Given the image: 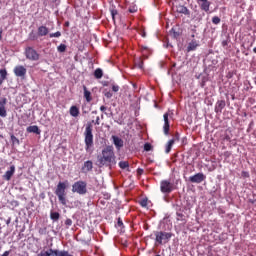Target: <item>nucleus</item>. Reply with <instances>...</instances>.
Segmentation results:
<instances>
[{"mask_svg":"<svg viewBox=\"0 0 256 256\" xmlns=\"http://www.w3.org/2000/svg\"><path fill=\"white\" fill-rule=\"evenodd\" d=\"M117 157L115 156V150L113 146H106L102 149V153L98 156V163L100 167H113L117 165Z\"/></svg>","mask_w":256,"mask_h":256,"instance_id":"obj_1","label":"nucleus"},{"mask_svg":"<svg viewBox=\"0 0 256 256\" xmlns=\"http://www.w3.org/2000/svg\"><path fill=\"white\" fill-rule=\"evenodd\" d=\"M93 123H95V120H92V122H88L84 131V142L86 151H89V149L93 147Z\"/></svg>","mask_w":256,"mask_h":256,"instance_id":"obj_2","label":"nucleus"},{"mask_svg":"<svg viewBox=\"0 0 256 256\" xmlns=\"http://www.w3.org/2000/svg\"><path fill=\"white\" fill-rule=\"evenodd\" d=\"M154 235L156 237L155 241L158 245H163V241L164 243H169L171 237H173V233L164 231H156L154 232Z\"/></svg>","mask_w":256,"mask_h":256,"instance_id":"obj_3","label":"nucleus"},{"mask_svg":"<svg viewBox=\"0 0 256 256\" xmlns=\"http://www.w3.org/2000/svg\"><path fill=\"white\" fill-rule=\"evenodd\" d=\"M72 193H78V195L87 194V182L79 180L72 185Z\"/></svg>","mask_w":256,"mask_h":256,"instance_id":"obj_4","label":"nucleus"},{"mask_svg":"<svg viewBox=\"0 0 256 256\" xmlns=\"http://www.w3.org/2000/svg\"><path fill=\"white\" fill-rule=\"evenodd\" d=\"M24 55L26 59H28L29 61H39V54L37 50H35L33 47H30V46L26 47L24 51Z\"/></svg>","mask_w":256,"mask_h":256,"instance_id":"obj_5","label":"nucleus"},{"mask_svg":"<svg viewBox=\"0 0 256 256\" xmlns=\"http://www.w3.org/2000/svg\"><path fill=\"white\" fill-rule=\"evenodd\" d=\"M173 189H175V185L170 180H162L160 182V191L162 193L169 194L173 192Z\"/></svg>","mask_w":256,"mask_h":256,"instance_id":"obj_6","label":"nucleus"},{"mask_svg":"<svg viewBox=\"0 0 256 256\" xmlns=\"http://www.w3.org/2000/svg\"><path fill=\"white\" fill-rule=\"evenodd\" d=\"M13 73L15 77H20V79H24L27 75V68L23 65H17L13 69Z\"/></svg>","mask_w":256,"mask_h":256,"instance_id":"obj_7","label":"nucleus"},{"mask_svg":"<svg viewBox=\"0 0 256 256\" xmlns=\"http://www.w3.org/2000/svg\"><path fill=\"white\" fill-rule=\"evenodd\" d=\"M201 11H205V13H209V9L211 7V2L209 0H196Z\"/></svg>","mask_w":256,"mask_h":256,"instance_id":"obj_8","label":"nucleus"},{"mask_svg":"<svg viewBox=\"0 0 256 256\" xmlns=\"http://www.w3.org/2000/svg\"><path fill=\"white\" fill-rule=\"evenodd\" d=\"M205 179H206V177H205V174H203V173H197V174L189 177L190 183H203V181H205Z\"/></svg>","mask_w":256,"mask_h":256,"instance_id":"obj_9","label":"nucleus"},{"mask_svg":"<svg viewBox=\"0 0 256 256\" xmlns=\"http://www.w3.org/2000/svg\"><path fill=\"white\" fill-rule=\"evenodd\" d=\"M66 189L67 184L65 182H59L55 190V195H67V192H65Z\"/></svg>","mask_w":256,"mask_h":256,"instance_id":"obj_10","label":"nucleus"},{"mask_svg":"<svg viewBox=\"0 0 256 256\" xmlns=\"http://www.w3.org/2000/svg\"><path fill=\"white\" fill-rule=\"evenodd\" d=\"M82 173H91L93 171V161H85L81 168Z\"/></svg>","mask_w":256,"mask_h":256,"instance_id":"obj_11","label":"nucleus"},{"mask_svg":"<svg viewBox=\"0 0 256 256\" xmlns=\"http://www.w3.org/2000/svg\"><path fill=\"white\" fill-rule=\"evenodd\" d=\"M163 119H164V126H163L164 135H169V130H170L169 113L167 112L164 113Z\"/></svg>","mask_w":256,"mask_h":256,"instance_id":"obj_12","label":"nucleus"},{"mask_svg":"<svg viewBox=\"0 0 256 256\" xmlns=\"http://www.w3.org/2000/svg\"><path fill=\"white\" fill-rule=\"evenodd\" d=\"M7 105V98H2L0 100V117H7V109L5 106Z\"/></svg>","mask_w":256,"mask_h":256,"instance_id":"obj_13","label":"nucleus"},{"mask_svg":"<svg viewBox=\"0 0 256 256\" xmlns=\"http://www.w3.org/2000/svg\"><path fill=\"white\" fill-rule=\"evenodd\" d=\"M13 175H15V165L10 166V169L3 175V179L5 181H11V177H13Z\"/></svg>","mask_w":256,"mask_h":256,"instance_id":"obj_14","label":"nucleus"},{"mask_svg":"<svg viewBox=\"0 0 256 256\" xmlns=\"http://www.w3.org/2000/svg\"><path fill=\"white\" fill-rule=\"evenodd\" d=\"M176 11L181 15H186V17H189L191 15V11L188 10L187 7L183 5H177Z\"/></svg>","mask_w":256,"mask_h":256,"instance_id":"obj_15","label":"nucleus"},{"mask_svg":"<svg viewBox=\"0 0 256 256\" xmlns=\"http://www.w3.org/2000/svg\"><path fill=\"white\" fill-rule=\"evenodd\" d=\"M225 100H218L215 105V113H222L223 109H225Z\"/></svg>","mask_w":256,"mask_h":256,"instance_id":"obj_16","label":"nucleus"},{"mask_svg":"<svg viewBox=\"0 0 256 256\" xmlns=\"http://www.w3.org/2000/svg\"><path fill=\"white\" fill-rule=\"evenodd\" d=\"M198 46H199V43L197 42V40H192L191 42H189L187 46V53H191V51H195V49H197Z\"/></svg>","mask_w":256,"mask_h":256,"instance_id":"obj_17","label":"nucleus"},{"mask_svg":"<svg viewBox=\"0 0 256 256\" xmlns=\"http://www.w3.org/2000/svg\"><path fill=\"white\" fill-rule=\"evenodd\" d=\"M27 133H35L36 135H41V130L39 126L33 125L26 128Z\"/></svg>","mask_w":256,"mask_h":256,"instance_id":"obj_18","label":"nucleus"},{"mask_svg":"<svg viewBox=\"0 0 256 256\" xmlns=\"http://www.w3.org/2000/svg\"><path fill=\"white\" fill-rule=\"evenodd\" d=\"M38 35L39 37H45L46 35H49V28H47V26L38 27Z\"/></svg>","mask_w":256,"mask_h":256,"instance_id":"obj_19","label":"nucleus"},{"mask_svg":"<svg viewBox=\"0 0 256 256\" xmlns=\"http://www.w3.org/2000/svg\"><path fill=\"white\" fill-rule=\"evenodd\" d=\"M40 256H59V250L49 249L47 251L41 252Z\"/></svg>","mask_w":256,"mask_h":256,"instance_id":"obj_20","label":"nucleus"},{"mask_svg":"<svg viewBox=\"0 0 256 256\" xmlns=\"http://www.w3.org/2000/svg\"><path fill=\"white\" fill-rule=\"evenodd\" d=\"M84 89V98L86 99L87 103H91L93 101V97H91V92L87 90V86H83Z\"/></svg>","mask_w":256,"mask_h":256,"instance_id":"obj_21","label":"nucleus"},{"mask_svg":"<svg viewBox=\"0 0 256 256\" xmlns=\"http://www.w3.org/2000/svg\"><path fill=\"white\" fill-rule=\"evenodd\" d=\"M113 141L116 149H121V147H123V139L113 136Z\"/></svg>","mask_w":256,"mask_h":256,"instance_id":"obj_22","label":"nucleus"},{"mask_svg":"<svg viewBox=\"0 0 256 256\" xmlns=\"http://www.w3.org/2000/svg\"><path fill=\"white\" fill-rule=\"evenodd\" d=\"M5 79H7V69H0V86L3 85Z\"/></svg>","mask_w":256,"mask_h":256,"instance_id":"obj_23","label":"nucleus"},{"mask_svg":"<svg viewBox=\"0 0 256 256\" xmlns=\"http://www.w3.org/2000/svg\"><path fill=\"white\" fill-rule=\"evenodd\" d=\"M70 115L71 117H79V109L77 106L70 107Z\"/></svg>","mask_w":256,"mask_h":256,"instance_id":"obj_24","label":"nucleus"},{"mask_svg":"<svg viewBox=\"0 0 256 256\" xmlns=\"http://www.w3.org/2000/svg\"><path fill=\"white\" fill-rule=\"evenodd\" d=\"M67 194H60L57 195L59 202L61 203V205H67V198H66Z\"/></svg>","mask_w":256,"mask_h":256,"instance_id":"obj_25","label":"nucleus"},{"mask_svg":"<svg viewBox=\"0 0 256 256\" xmlns=\"http://www.w3.org/2000/svg\"><path fill=\"white\" fill-rule=\"evenodd\" d=\"M61 217V214H59V212H50V219L52 221H59V218Z\"/></svg>","mask_w":256,"mask_h":256,"instance_id":"obj_26","label":"nucleus"},{"mask_svg":"<svg viewBox=\"0 0 256 256\" xmlns=\"http://www.w3.org/2000/svg\"><path fill=\"white\" fill-rule=\"evenodd\" d=\"M94 77L95 79H101L103 77V70L101 68H97L94 71Z\"/></svg>","mask_w":256,"mask_h":256,"instance_id":"obj_27","label":"nucleus"},{"mask_svg":"<svg viewBox=\"0 0 256 256\" xmlns=\"http://www.w3.org/2000/svg\"><path fill=\"white\" fill-rule=\"evenodd\" d=\"M175 145V139H171L168 141V144L166 146V153H171V149Z\"/></svg>","mask_w":256,"mask_h":256,"instance_id":"obj_28","label":"nucleus"},{"mask_svg":"<svg viewBox=\"0 0 256 256\" xmlns=\"http://www.w3.org/2000/svg\"><path fill=\"white\" fill-rule=\"evenodd\" d=\"M57 51L58 53H65L67 51V45L65 44H60L58 47H57Z\"/></svg>","mask_w":256,"mask_h":256,"instance_id":"obj_29","label":"nucleus"},{"mask_svg":"<svg viewBox=\"0 0 256 256\" xmlns=\"http://www.w3.org/2000/svg\"><path fill=\"white\" fill-rule=\"evenodd\" d=\"M118 165H119L120 169H129L128 161H120Z\"/></svg>","mask_w":256,"mask_h":256,"instance_id":"obj_30","label":"nucleus"},{"mask_svg":"<svg viewBox=\"0 0 256 256\" xmlns=\"http://www.w3.org/2000/svg\"><path fill=\"white\" fill-rule=\"evenodd\" d=\"M110 13H111V17H112V19H113V21H114V23H115V17H116L117 15H119V12L117 11V9L111 8V9H110Z\"/></svg>","mask_w":256,"mask_h":256,"instance_id":"obj_31","label":"nucleus"},{"mask_svg":"<svg viewBox=\"0 0 256 256\" xmlns=\"http://www.w3.org/2000/svg\"><path fill=\"white\" fill-rule=\"evenodd\" d=\"M143 65L144 63L141 58L135 61V67H137L138 69H143Z\"/></svg>","mask_w":256,"mask_h":256,"instance_id":"obj_32","label":"nucleus"},{"mask_svg":"<svg viewBox=\"0 0 256 256\" xmlns=\"http://www.w3.org/2000/svg\"><path fill=\"white\" fill-rule=\"evenodd\" d=\"M212 23H213L214 25H219V23H221V18H219L218 16H214V17L212 18Z\"/></svg>","mask_w":256,"mask_h":256,"instance_id":"obj_33","label":"nucleus"},{"mask_svg":"<svg viewBox=\"0 0 256 256\" xmlns=\"http://www.w3.org/2000/svg\"><path fill=\"white\" fill-rule=\"evenodd\" d=\"M176 215H177V218H176L177 221H185V215L183 213L177 212Z\"/></svg>","mask_w":256,"mask_h":256,"instance_id":"obj_34","label":"nucleus"},{"mask_svg":"<svg viewBox=\"0 0 256 256\" xmlns=\"http://www.w3.org/2000/svg\"><path fill=\"white\" fill-rule=\"evenodd\" d=\"M49 37H50V38H53V37L59 38V37H61V32H60V31H57V32H55V33H50V34H49Z\"/></svg>","mask_w":256,"mask_h":256,"instance_id":"obj_35","label":"nucleus"},{"mask_svg":"<svg viewBox=\"0 0 256 256\" xmlns=\"http://www.w3.org/2000/svg\"><path fill=\"white\" fill-rule=\"evenodd\" d=\"M170 33H172L174 39H177V37H179V32L175 31L174 28L170 30Z\"/></svg>","mask_w":256,"mask_h":256,"instance_id":"obj_36","label":"nucleus"},{"mask_svg":"<svg viewBox=\"0 0 256 256\" xmlns=\"http://www.w3.org/2000/svg\"><path fill=\"white\" fill-rule=\"evenodd\" d=\"M151 149H153V146H151V144L149 143L144 144V151H151Z\"/></svg>","mask_w":256,"mask_h":256,"instance_id":"obj_37","label":"nucleus"},{"mask_svg":"<svg viewBox=\"0 0 256 256\" xmlns=\"http://www.w3.org/2000/svg\"><path fill=\"white\" fill-rule=\"evenodd\" d=\"M139 203L141 207H147V205L149 204L147 199H142Z\"/></svg>","mask_w":256,"mask_h":256,"instance_id":"obj_38","label":"nucleus"},{"mask_svg":"<svg viewBox=\"0 0 256 256\" xmlns=\"http://www.w3.org/2000/svg\"><path fill=\"white\" fill-rule=\"evenodd\" d=\"M104 95L107 99H111V97H113V93H111V91H105Z\"/></svg>","mask_w":256,"mask_h":256,"instance_id":"obj_39","label":"nucleus"},{"mask_svg":"<svg viewBox=\"0 0 256 256\" xmlns=\"http://www.w3.org/2000/svg\"><path fill=\"white\" fill-rule=\"evenodd\" d=\"M65 225H67L68 227H71L73 225V220H71L70 218L66 219Z\"/></svg>","mask_w":256,"mask_h":256,"instance_id":"obj_40","label":"nucleus"},{"mask_svg":"<svg viewBox=\"0 0 256 256\" xmlns=\"http://www.w3.org/2000/svg\"><path fill=\"white\" fill-rule=\"evenodd\" d=\"M112 91H114V93H117L119 91V85H112Z\"/></svg>","mask_w":256,"mask_h":256,"instance_id":"obj_41","label":"nucleus"},{"mask_svg":"<svg viewBox=\"0 0 256 256\" xmlns=\"http://www.w3.org/2000/svg\"><path fill=\"white\" fill-rule=\"evenodd\" d=\"M11 141H12L13 143H19V139H18L17 137H15V135H12V136H11Z\"/></svg>","mask_w":256,"mask_h":256,"instance_id":"obj_42","label":"nucleus"},{"mask_svg":"<svg viewBox=\"0 0 256 256\" xmlns=\"http://www.w3.org/2000/svg\"><path fill=\"white\" fill-rule=\"evenodd\" d=\"M29 37H30L31 41H35V39H37V36L33 32L30 33Z\"/></svg>","mask_w":256,"mask_h":256,"instance_id":"obj_43","label":"nucleus"},{"mask_svg":"<svg viewBox=\"0 0 256 256\" xmlns=\"http://www.w3.org/2000/svg\"><path fill=\"white\" fill-rule=\"evenodd\" d=\"M117 227H123V220L121 218H118Z\"/></svg>","mask_w":256,"mask_h":256,"instance_id":"obj_44","label":"nucleus"},{"mask_svg":"<svg viewBox=\"0 0 256 256\" xmlns=\"http://www.w3.org/2000/svg\"><path fill=\"white\" fill-rule=\"evenodd\" d=\"M227 45H229V41L228 40L222 41V47H227Z\"/></svg>","mask_w":256,"mask_h":256,"instance_id":"obj_45","label":"nucleus"},{"mask_svg":"<svg viewBox=\"0 0 256 256\" xmlns=\"http://www.w3.org/2000/svg\"><path fill=\"white\" fill-rule=\"evenodd\" d=\"M143 173H144V170H143V169H141V168H138V169H137V174H138V175H143Z\"/></svg>","mask_w":256,"mask_h":256,"instance_id":"obj_46","label":"nucleus"},{"mask_svg":"<svg viewBox=\"0 0 256 256\" xmlns=\"http://www.w3.org/2000/svg\"><path fill=\"white\" fill-rule=\"evenodd\" d=\"M11 254V250L5 251L1 256H9Z\"/></svg>","mask_w":256,"mask_h":256,"instance_id":"obj_47","label":"nucleus"},{"mask_svg":"<svg viewBox=\"0 0 256 256\" xmlns=\"http://www.w3.org/2000/svg\"><path fill=\"white\" fill-rule=\"evenodd\" d=\"M100 111H102L103 113H105V111H107V107L101 106V107H100Z\"/></svg>","mask_w":256,"mask_h":256,"instance_id":"obj_48","label":"nucleus"},{"mask_svg":"<svg viewBox=\"0 0 256 256\" xmlns=\"http://www.w3.org/2000/svg\"><path fill=\"white\" fill-rule=\"evenodd\" d=\"M95 125H100V118H99V116H98V117H96Z\"/></svg>","mask_w":256,"mask_h":256,"instance_id":"obj_49","label":"nucleus"},{"mask_svg":"<svg viewBox=\"0 0 256 256\" xmlns=\"http://www.w3.org/2000/svg\"><path fill=\"white\" fill-rule=\"evenodd\" d=\"M242 177H249V172L243 171V172H242Z\"/></svg>","mask_w":256,"mask_h":256,"instance_id":"obj_50","label":"nucleus"},{"mask_svg":"<svg viewBox=\"0 0 256 256\" xmlns=\"http://www.w3.org/2000/svg\"><path fill=\"white\" fill-rule=\"evenodd\" d=\"M137 12V10L135 9V8H133V9H129V13H136Z\"/></svg>","mask_w":256,"mask_h":256,"instance_id":"obj_51","label":"nucleus"},{"mask_svg":"<svg viewBox=\"0 0 256 256\" xmlns=\"http://www.w3.org/2000/svg\"><path fill=\"white\" fill-rule=\"evenodd\" d=\"M230 141L231 140V137H229V135H226L225 137H224V141Z\"/></svg>","mask_w":256,"mask_h":256,"instance_id":"obj_52","label":"nucleus"},{"mask_svg":"<svg viewBox=\"0 0 256 256\" xmlns=\"http://www.w3.org/2000/svg\"><path fill=\"white\" fill-rule=\"evenodd\" d=\"M69 25H70L69 21H66V22L64 23V27H69Z\"/></svg>","mask_w":256,"mask_h":256,"instance_id":"obj_53","label":"nucleus"},{"mask_svg":"<svg viewBox=\"0 0 256 256\" xmlns=\"http://www.w3.org/2000/svg\"><path fill=\"white\" fill-rule=\"evenodd\" d=\"M141 35L142 37H147V33H145V31H142Z\"/></svg>","mask_w":256,"mask_h":256,"instance_id":"obj_54","label":"nucleus"},{"mask_svg":"<svg viewBox=\"0 0 256 256\" xmlns=\"http://www.w3.org/2000/svg\"><path fill=\"white\" fill-rule=\"evenodd\" d=\"M176 141H179V134H176Z\"/></svg>","mask_w":256,"mask_h":256,"instance_id":"obj_55","label":"nucleus"},{"mask_svg":"<svg viewBox=\"0 0 256 256\" xmlns=\"http://www.w3.org/2000/svg\"><path fill=\"white\" fill-rule=\"evenodd\" d=\"M224 155H226V157H229V152H225Z\"/></svg>","mask_w":256,"mask_h":256,"instance_id":"obj_56","label":"nucleus"},{"mask_svg":"<svg viewBox=\"0 0 256 256\" xmlns=\"http://www.w3.org/2000/svg\"><path fill=\"white\" fill-rule=\"evenodd\" d=\"M53 3H57V0H52Z\"/></svg>","mask_w":256,"mask_h":256,"instance_id":"obj_57","label":"nucleus"},{"mask_svg":"<svg viewBox=\"0 0 256 256\" xmlns=\"http://www.w3.org/2000/svg\"><path fill=\"white\" fill-rule=\"evenodd\" d=\"M254 82H255V85H256V76H255V78H254Z\"/></svg>","mask_w":256,"mask_h":256,"instance_id":"obj_58","label":"nucleus"},{"mask_svg":"<svg viewBox=\"0 0 256 256\" xmlns=\"http://www.w3.org/2000/svg\"><path fill=\"white\" fill-rule=\"evenodd\" d=\"M92 113H95V114H97V111H93Z\"/></svg>","mask_w":256,"mask_h":256,"instance_id":"obj_59","label":"nucleus"},{"mask_svg":"<svg viewBox=\"0 0 256 256\" xmlns=\"http://www.w3.org/2000/svg\"><path fill=\"white\" fill-rule=\"evenodd\" d=\"M0 231H1V225H0Z\"/></svg>","mask_w":256,"mask_h":256,"instance_id":"obj_60","label":"nucleus"}]
</instances>
